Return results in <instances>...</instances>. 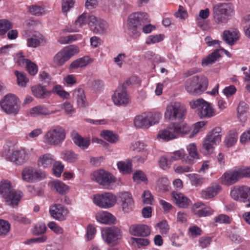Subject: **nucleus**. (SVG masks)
I'll return each instance as SVG.
<instances>
[{
  "mask_svg": "<svg viewBox=\"0 0 250 250\" xmlns=\"http://www.w3.org/2000/svg\"><path fill=\"white\" fill-rule=\"evenodd\" d=\"M169 182L167 178H160L157 181V188L162 191H167L168 190Z\"/></svg>",
  "mask_w": 250,
  "mask_h": 250,
  "instance_id": "50",
  "label": "nucleus"
},
{
  "mask_svg": "<svg viewBox=\"0 0 250 250\" xmlns=\"http://www.w3.org/2000/svg\"><path fill=\"white\" fill-rule=\"evenodd\" d=\"M238 33L236 30H225L223 32V39L227 44L232 45L238 40Z\"/></svg>",
  "mask_w": 250,
  "mask_h": 250,
  "instance_id": "26",
  "label": "nucleus"
},
{
  "mask_svg": "<svg viewBox=\"0 0 250 250\" xmlns=\"http://www.w3.org/2000/svg\"><path fill=\"white\" fill-rule=\"evenodd\" d=\"M146 145L143 142L135 141L131 143L130 146L131 150L137 152H142L145 150Z\"/></svg>",
  "mask_w": 250,
  "mask_h": 250,
  "instance_id": "56",
  "label": "nucleus"
},
{
  "mask_svg": "<svg viewBox=\"0 0 250 250\" xmlns=\"http://www.w3.org/2000/svg\"><path fill=\"white\" fill-rule=\"evenodd\" d=\"M192 109H196L198 115L201 118H209L215 115L214 109L211 104L203 99H198L190 102Z\"/></svg>",
  "mask_w": 250,
  "mask_h": 250,
  "instance_id": "8",
  "label": "nucleus"
},
{
  "mask_svg": "<svg viewBox=\"0 0 250 250\" xmlns=\"http://www.w3.org/2000/svg\"><path fill=\"white\" fill-rule=\"evenodd\" d=\"M53 165V174L57 177L60 176L63 169V166L60 162L55 161Z\"/></svg>",
  "mask_w": 250,
  "mask_h": 250,
  "instance_id": "61",
  "label": "nucleus"
},
{
  "mask_svg": "<svg viewBox=\"0 0 250 250\" xmlns=\"http://www.w3.org/2000/svg\"><path fill=\"white\" fill-rule=\"evenodd\" d=\"M103 239L108 245H115L121 238V230L115 227H106L102 230Z\"/></svg>",
  "mask_w": 250,
  "mask_h": 250,
  "instance_id": "15",
  "label": "nucleus"
},
{
  "mask_svg": "<svg viewBox=\"0 0 250 250\" xmlns=\"http://www.w3.org/2000/svg\"><path fill=\"white\" fill-rule=\"evenodd\" d=\"M46 226L43 223L37 224L34 227L33 232L35 235H40L46 231Z\"/></svg>",
  "mask_w": 250,
  "mask_h": 250,
  "instance_id": "62",
  "label": "nucleus"
},
{
  "mask_svg": "<svg viewBox=\"0 0 250 250\" xmlns=\"http://www.w3.org/2000/svg\"><path fill=\"white\" fill-rule=\"evenodd\" d=\"M49 211L53 218L60 221L65 220L69 212L67 208L61 204L51 206Z\"/></svg>",
  "mask_w": 250,
  "mask_h": 250,
  "instance_id": "19",
  "label": "nucleus"
},
{
  "mask_svg": "<svg viewBox=\"0 0 250 250\" xmlns=\"http://www.w3.org/2000/svg\"><path fill=\"white\" fill-rule=\"evenodd\" d=\"M237 139L238 133L235 131H230L226 137L225 145L227 147H230L235 144Z\"/></svg>",
  "mask_w": 250,
  "mask_h": 250,
  "instance_id": "44",
  "label": "nucleus"
},
{
  "mask_svg": "<svg viewBox=\"0 0 250 250\" xmlns=\"http://www.w3.org/2000/svg\"><path fill=\"white\" fill-rule=\"evenodd\" d=\"M135 126L138 128H148L149 122L147 119L146 114H142L136 116L134 120Z\"/></svg>",
  "mask_w": 250,
  "mask_h": 250,
  "instance_id": "37",
  "label": "nucleus"
},
{
  "mask_svg": "<svg viewBox=\"0 0 250 250\" xmlns=\"http://www.w3.org/2000/svg\"><path fill=\"white\" fill-rule=\"evenodd\" d=\"M21 61L23 63L25 64L28 73L32 76L36 75L38 72L37 65L29 60L23 59V56L21 55Z\"/></svg>",
  "mask_w": 250,
  "mask_h": 250,
  "instance_id": "43",
  "label": "nucleus"
},
{
  "mask_svg": "<svg viewBox=\"0 0 250 250\" xmlns=\"http://www.w3.org/2000/svg\"><path fill=\"white\" fill-rule=\"evenodd\" d=\"M54 161L53 156L49 153H46L39 157L38 165L40 167H48L51 166Z\"/></svg>",
  "mask_w": 250,
  "mask_h": 250,
  "instance_id": "33",
  "label": "nucleus"
},
{
  "mask_svg": "<svg viewBox=\"0 0 250 250\" xmlns=\"http://www.w3.org/2000/svg\"><path fill=\"white\" fill-rule=\"evenodd\" d=\"M42 41V36L41 34H33L27 38V45L28 47L36 48L40 45Z\"/></svg>",
  "mask_w": 250,
  "mask_h": 250,
  "instance_id": "38",
  "label": "nucleus"
},
{
  "mask_svg": "<svg viewBox=\"0 0 250 250\" xmlns=\"http://www.w3.org/2000/svg\"><path fill=\"white\" fill-rule=\"evenodd\" d=\"M137 81V77H132L118 87L112 96V100L115 104L117 105H125L129 103V97L126 92V86L135 83Z\"/></svg>",
  "mask_w": 250,
  "mask_h": 250,
  "instance_id": "5",
  "label": "nucleus"
},
{
  "mask_svg": "<svg viewBox=\"0 0 250 250\" xmlns=\"http://www.w3.org/2000/svg\"><path fill=\"white\" fill-rule=\"evenodd\" d=\"M170 241L172 245L175 247H181L184 240V234L181 231L178 233H173L170 237Z\"/></svg>",
  "mask_w": 250,
  "mask_h": 250,
  "instance_id": "41",
  "label": "nucleus"
},
{
  "mask_svg": "<svg viewBox=\"0 0 250 250\" xmlns=\"http://www.w3.org/2000/svg\"><path fill=\"white\" fill-rule=\"evenodd\" d=\"M92 179L101 186L103 188L107 189L112 188L116 182L115 177L112 174L103 169L93 172L92 174Z\"/></svg>",
  "mask_w": 250,
  "mask_h": 250,
  "instance_id": "9",
  "label": "nucleus"
},
{
  "mask_svg": "<svg viewBox=\"0 0 250 250\" xmlns=\"http://www.w3.org/2000/svg\"><path fill=\"white\" fill-rule=\"evenodd\" d=\"M221 189V187L218 185H212L201 191L200 194L202 198L209 199L215 196Z\"/></svg>",
  "mask_w": 250,
  "mask_h": 250,
  "instance_id": "25",
  "label": "nucleus"
},
{
  "mask_svg": "<svg viewBox=\"0 0 250 250\" xmlns=\"http://www.w3.org/2000/svg\"><path fill=\"white\" fill-rule=\"evenodd\" d=\"M249 113V105L244 102L239 103L237 108V117L241 122H245Z\"/></svg>",
  "mask_w": 250,
  "mask_h": 250,
  "instance_id": "32",
  "label": "nucleus"
},
{
  "mask_svg": "<svg viewBox=\"0 0 250 250\" xmlns=\"http://www.w3.org/2000/svg\"><path fill=\"white\" fill-rule=\"evenodd\" d=\"M187 150L189 156L193 159H198V153L196 146L194 144H191L187 146Z\"/></svg>",
  "mask_w": 250,
  "mask_h": 250,
  "instance_id": "63",
  "label": "nucleus"
},
{
  "mask_svg": "<svg viewBox=\"0 0 250 250\" xmlns=\"http://www.w3.org/2000/svg\"><path fill=\"white\" fill-rule=\"evenodd\" d=\"M13 190L9 181L4 180L0 183V194L4 199H8L9 192Z\"/></svg>",
  "mask_w": 250,
  "mask_h": 250,
  "instance_id": "36",
  "label": "nucleus"
},
{
  "mask_svg": "<svg viewBox=\"0 0 250 250\" xmlns=\"http://www.w3.org/2000/svg\"><path fill=\"white\" fill-rule=\"evenodd\" d=\"M28 11L32 15L41 16L44 13L45 11L43 7L37 5H32L28 7Z\"/></svg>",
  "mask_w": 250,
  "mask_h": 250,
  "instance_id": "57",
  "label": "nucleus"
},
{
  "mask_svg": "<svg viewBox=\"0 0 250 250\" xmlns=\"http://www.w3.org/2000/svg\"><path fill=\"white\" fill-rule=\"evenodd\" d=\"M10 218L16 221L24 224H30L31 221L26 216L20 213H13L10 215Z\"/></svg>",
  "mask_w": 250,
  "mask_h": 250,
  "instance_id": "49",
  "label": "nucleus"
},
{
  "mask_svg": "<svg viewBox=\"0 0 250 250\" xmlns=\"http://www.w3.org/2000/svg\"><path fill=\"white\" fill-rule=\"evenodd\" d=\"M69 59L62 49L54 56L52 59V63L55 66L60 67L63 65Z\"/></svg>",
  "mask_w": 250,
  "mask_h": 250,
  "instance_id": "31",
  "label": "nucleus"
},
{
  "mask_svg": "<svg viewBox=\"0 0 250 250\" xmlns=\"http://www.w3.org/2000/svg\"><path fill=\"white\" fill-rule=\"evenodd\" d=\"M193 213L199 217H206L213 213V210L201 202L194 204L192 208Z\"/></svg>",
  "mask_w": 250,
  "mask_h": 250,
  "instance_id": "22",
  "label": "nucleus"
},
{
  "mask_svg": "<svg viewBox=\"0 0 250 250\" xmlns=\"http://www.w3.org/2000/svg\"><path fill=\"white\" fill-rule=\"evenodd\" d=\"M68 59L69 60L72 56L79 52V48L75 45H70L62 49Z\"/></svg>",
  "mask_w": 250,
  "mask_h": 250,
  "instance_id": "55",
  "label": "nucleus"
},
{
  "mask_svg": "<svg viewBox=\"0 0 250 250\" xmlns=\"http://www.w3.org/2000/svg\"><path fill=\"white\" fill-rule=\"evenodd\" d=\"M22 192L20 190L14 189L9 192L8 199H4L8 205L14 207L17 206L21 197Z\"/></svg>",
  "mask_w": 250,
  "mask_h": 250,
  "instance_id": "27",
  "label": "nucleus"
},
{
  "mask_svg": "<svg viewBox=\"0 0 250 250\" xmlns=\"http://www.w3.org/2000/svg\"><path fill=\"white\" fill-rule=\"evenodd\" d=\"M172 196L175 203L182 208H187L191 204V201L182 193L172 192Z\"/></svg>",
  "mask_w": 250,
  "mask_h": 250,
  "instance_id": "24",
  "label": "nucleus"
},
{
  "mask_svg": "<svg viewBox=\"0 0 250 250\" xmlns=\"http://www.w3.org/2000/svg\"><path fill=\"white\" fill-rule=\"evenodd\" d=\"M73 96L77 100L78 105L81 107L88 105L84 90L81 88L76 89L73 92Z\"/></svg>",
  "mask_w": 250,
  "mask_h": 250,
  "instance_id": "29",
  "label": "nucleus"
},
{
  "mask_svg": "<svg viewBox=\"0 0 250 250\" xmlns=\"http://www.w3.org/2000/svg\"><path fill=\"white\" fill-rule=\"evenodd\" d=\"M21 176L23 181L32 183L42 179L46 175L42 170H36L32 167H27L23 169Z\"/></svg>",
  "mask_w": 250,
  "mask_h": 250,
  "instance_id": "16",
  "label": "nucleus"
},
{
  "mask_svg": "<svg viewBox=\"0 0 250 250\" xmlns=\"http://www.w3.org/2000/svg\"><path fill=\"white\" fill-rule=\"evenodd\" d=\"M156 226L159 228L160 232L163 235L167 234L169 230V226L166 220H163L156 224Z\"/></svg>",
  "mask_w": 250,
  "mask_h": 250,
  "instance_id": "59",
  "label": "nucleus"
},
{
  "mask_svg": "<svg viewBox=\"0 0 250 250\" xmlns=\"http://www.w3.org/2000/svg\"><path fill=\"white\" fill-rule=\"evenodd\" d=\"M72 140L76 146L83 149H86L90 144L89 138L83 137L77 133L73 135Z\"/></svg>",
  "mask_w": 250,
  "mask_h": 250,
  "instance_id": "28",
  "label": "nucleus"
},
{
  "mask_svg": "<svg viewBox=\"0 0 250 250\" xmlns=\"http://www.w3.org/2000/svg\"><path fill=\"white\" fill-rule=\"evenodd\" d=\"M164 37V35L162 34L150 35L147 38L146 43L147 44H150L159 42L163 40Z\"/></svg>",
  "mask_w": 250,
  "mask_h": 250,
  "instance_id": "60",
  "label": "nucleus"
},
{
  "mask_svg": "<svg viewBox=\"0 0 250 250\" xmlns=\"http://www.w3.org/2000/svg\"><path fill=\"white\" fill-rule=\"evenodd\" d=\"M101 135L104 139L112 144H115L119 140V136L110 130H103L101 132Z\"/></svg>",
  "mask_w": 250,
  "mask_h": 250,
  "instance_id": "40",
  "label": "nucleus"
},
{
  "mask_svg": "<svg viewBox=\"0 0 250 250\" xmlns=\"http://www.w3.org/2000/svg\"><path fill=\"white\" fill-rule=\"evenodd\" d=\"M88 63V57L79 58L73 61L69 66V69H77L86 66Z\"/></svg>",
  "mask_w": 250,
  "mask_h": 250,
  "instance_id": "45",
  "label": "nucleus"
},
{
  "mask_svg": "<svg viewBox=\"0 0 250 250\" xmlns=\"http://www.w3.org/2000/svg\"><path fill=\"white\" fill-rule=\"evenodd\" d=\"M147 119L149 122V126L158 123L162 118V115L160 113L150 112L146 114Z\"/></svg>",
  "mask_w": 250,
  "mask_h": 250,
  "instance_id": "53",
  "label": "nucleus"
},
{
  "mask_svg": "<svg viewBox=\"0 0 250 250\" xmlns=\"http://www.w3.org/2000/svg\"><path fill=\"white\" fill-rule=\"evenodd\" d=\"M190 130V127L186 123H173L166 129L160 131L157 137L165 141H169L187 134Z\"/></svg>",
  "mask_w": 250,
  "mask_h": 250,
  "instance_id": "1",
  "label": "nucleus"
},
{
  "mask_svg": "<svg viewBox=\"0 0 250 250\" xmlns=\"http://www.w3.org/2000/svg\"><path fill=\"white\" fill-rule=\"evenodd\" d=\"M54 188L58 192L62 194H65L68 191V187L60 181H55L53 182Z\"/></svg>",
  "mask_w": 250,
  "mask_h": 250,
  "instance_id": "52",
  "label": "nucleus"
},
{
  "mask_svg": "<svg viewBox=\"0 0 250 250\" xmlns=\"http://www.w3.org/2000/svg\"><path fill=\"white\" fill-rule=\"evenodd\" d=\"M88 24L91 30L96 34H102L107 31L108 25L107 22L99 19L94 15H90L88 18Z\"/></svg>",
  "mask_w": 250,
  "mask_h": 250,
  "instance_id": "18",
  "label": "nucleus"
},
{
  "mask_svg": "<svg viewBox=\"0 0 250 250\" xmlns=\"http://www.w3.org/2000/svg\"><path fill=\"white\" fill-rule=\"evenodd\" d=\"M10 230V224L6 220L0 219V236H5Z\"/></svg>",
  "mask_w": 250,
  "mask_h": 250,
  "instance_id": "51",
  "label": "nucleus"
},
{
  "mask_svg": "<svg viewBox=\"0 0 250 250\" xmlns=\"http://www.w3.org/2000/svg\"><path fill=\"white\" fill-rule=\"evenodd\" d=\"M233 13V7L230 3H218L213 6L212 16L214 22L217 24H226Z\"/></svg>",
  "mask_w": 250,
  "mask_h": 250,
  "instance_id": "2",
  "label": "nucleus"
},
{
  "mask_svg": "<svg viewBox=\"0 0 250 250\" xmlns=\"http://www.w3.org/2000/svg\"><path fill=\"white\" fill-rule=\"evenodd\" d=\"M117 165L120 171L124 174L131 172L132 164L129 161H120L118 162Z\"/></svg>",
  "mask_w": 250,
  "mask_h": 250,
  "instance_id": "46",
  "label": "nucleus"
},
{
  "mask_svg": "<svg viewBox=\"0 0 250 250\" xmlns=\"http://www.w3.org/2000/svg\"><path fill=\"white\" fill-rule=\"evenodd\" d=\"M0 106L7 114H16L20 109L19 99L12 94L5 95L0 102Z\"/></svg>",
  "mask_w": 250,
  "mask_h": 250,
  "instance_id": "10",
  "label": "nucleus"
},
{
  "mask_svg": "<svg viewBox=\"0 0 250 250\" xmlns=\"http://www.w3.org/2000/svg\"><path fill=\"white\" fill-rule=\"evenodd\" d=\"M61 157L64 161L68 163H73L77 161L79 155L71 150L65 149L62 151Z\"/></svg>",
  "mask_w": 250,
  "mask_h": 250,
  "instance_id": "35",
  "label": "nucleus"
},
{
  "mask_svg": "<svg viewBox=\"0 0 250 250\" xmlns=\"http://www.w3.org/2000/svg\"><path fill=\"white\" fill-rule=\"evenodd\" d=\"M30 115L33 117L49 115V110L44 106L37 105L30 110Z\"/></svg>",
  "mask_w": 250,
  "mask_h": 250,
  "instance_id": "39",
  "label": "nucleus"
},
{
  "mask_svg": "<svg viewBox=\"0 0 250 250\" xmlns=\"http://www.w3.org/2000/svg\"><path fill=\"white\" fill-rule=\"evenodd\" d=\"M247 167H242L225 173L222 176V182L226 185H231L243 178H247Z\"/></svg>",
  "mask_w": 250,
  "mask_h": 250,
  "instance_id": "13",
  "label": "nucleus"
},
{
  "mask_svg": "<svg viewBox=\"0 0 250 250\" xmlns=\"http://www.w3.org/2000/svg\"><path fill=\"white\" fill-rule=\"evenodd\" d=\"M118 201L122 211L124 213H129L134 208V201L131 194L127 191L121 192L119 193Z\"/></svg>",
  "mask_w": 250,
  "mask_h": 250,
  "instance_id": "17",
  "label": "nucleus"
},
{
  "mask_svg": "<svg viewBox=\"0 0 250 250\" xmlns=\"http://www.w3.org/2000/svg\"><path fill=\"white\" fill-rule=\"evenodd\" d=\"M51 91L52 93H56L59 96L63 99H68L70 96L69 93L65 91L60 85L54 86Z\"/></svg>",
  "mask_w": 250,
  "mask_h": 250,
  "instance_id": "54",
  "label": "nucleus"
},
{
  "mask_svg": "<svg viewBox=\"0 0 250 250\" xmlns=\"http://www.w3.org/2000/svg\"><path fill=\"white\" fill-rule=\"evenodd\" d=\"M31 91L33 95L37 98L43 99L49 97L52 92L46 89V88L40 84L33 86L31 87Z\"/></svg>",
  "mask_w": 250,
  "mask_h": 250,
  "instance_id": "23",
  "label": "nucleus"
},
{
  "mask_svg": "<svg viewBox=\"0 0 250 250\" xmlns=\"http://www.w3.org/2000/svg\"><path fill=\"white\" fill-rule=\"evenodd\" d=\"M149 22V16L145 12H135L131 15L128 19V29L133 36L138 37L140 30L145 23Z\"/></svg>",
  "mask_w": 250,
  "mask_h": 250,
  "instance_id": "3",
  "label": "nucleus"
},
{
  "mask_svg": "<svg viewBox=\"0 0 250 250\" xmlns=\"http://www.w3.org/2000/svg\"><path fill=\"white\" fill-rule=\"evenodd\" d=\"M96 217L98 222L103 224H112L115 220L113 215L107 211H99Z\"/></svg>",
  "mask_w": 250,
  "mask_h": 250,
  "instance_id": "30",
  "label": "nucleus"
},
{
  "mask_svg": "<svg viewBox=\"0 0 250 250\" xmlns=\"http://www.w3.org/2000/svg\"><path fill=\"white\" fill-rule=\"evenodd\" d=\"M214 221L220 224H229L230 222V219L229 216L225 214H220L214 218Z\"/></svg>",
  "mask_w": 250,
  "mask_h": 250,
  "instance_id": "64",
  "label": "nucleus"
},
{
  "mask_svg": "<svg viewBox=\"0 0 250 250\" xmlns=\"http://www.w3.org/2000/svg\"><path fill=\"white\" fill-rule=\"evenodd\" d=\"M93 202L97 206L104 208H108L114 206L117 198L116 196L110 192L103 194H97L93 197Z\"/></svg>",
  "mask_w": 250,
  "mask_h": 250,
  "instance_id": "14",
  "label": "nucleus"
},
{
  "mask_svg": "<svg viewBox=\"0 0 250 250\" xmlns=\"http://www.w3.org/2000/svg\"><path fill=\"white\" fill-rule=\"evenodd\" d=\"M208 84V79L205 77L195 76L187 80L185 89L189 94L199 95L206 90Z\"/></svg>",
  "mask_w": 250,
  "mask_h": 250,
  "instance_id": "4",
  "label": "nucleus"
},
{
  "mask_svg": "<svg viewBox=\"0 0 250 250\" xmlns=\"http://www.w3.org/2000/svg\"><path fill=\"white\" fill-rule=\"evenodd\" d=\"M223 134L220 127H217L214 128L210 134L207 136L204 141L202 150H206L205 153L208 154L212 153L214 148V146L221 142V137Z\"/></svg>",
  "mask_w": 250,
  "mask_h": 250,
  "instance_id": "11",
  "label": "nucleus"
},
{
  "mask_svg": "<svg viewBox=\"0 0 250 250\" xmlns=\"http://www.w3.org/2000/svg\"><path fill=\"white\" fill-rule=\"evenodd\" d=\"M232 198L245 204V207L250 208V187L247 186L235 187L230 191Z\"/></svg>",
  "mask_w": 250,
  "mask_h": 250,
  "instance_id": "12",
  "label": "nucleus"
},
{
  "mask_svg": "<svg viewBox=\"0 0 250 250\" xmlns=\"http://www.w3.org/2000/svg\"><path fill=\"white\" fill-rule=\"evenodd\" d=\"M14 73L17 77L18 84L20 86L25 87L29 81L26 75L24 73L18 71H15Z\"/></svg>",
  "mask_w": 250,
  "mask_h": 250,
  "instance_id": "48",
  "label": "nucleus"
},
{
  "mask_svg": "<svg viewBox=\"0 0 250 250\" xmlns=\"http://www.w3.org/2000/svg\"><path fill=\"white\" fill-rule=\"evenodd\" d=\"M189 176H190V182L192 185L199 186L204 182V178L198 174H189Z\"/></svg>",
  "mask_w": 250,
  "mask_h": 250,
  "instance_id": "58",
  "label": "nucleus"
},
{
  "mask_svg": "<svg viewBox=\"0 0 250 250\" xmlns=\"http://www.w3.org/2000/svg\"><path fill=\"white\" fill-rule=\"evenodd\" d=\"M129 231L131 235L134 236L146 237L150 234V229L146 225L135 224L130 226Z\"/></svg>",
  "mask_w": 250,
  "mask_h": 250,
  "instance_id": "21",
  "label": "nucleus"
},
{
  "mask_svg": "<svg viewBox=\"0 0 250 250\" xmlns=\"http://www.w3.org/2000/svg\"><path fill=\"white\" fill-rule=\"evenodd\" d=\"M12 27V24L7 20H0V36L5 35Z\"/></svg>",
  "mask_w": 250,
  "mask_h": 250,
  "instance_id": "47",
  "label": "nucleus"
},
{
  "mask_svg": "<svg viewBox=\"0 0 250 250\" xmlns=\"http://www.w3.org/2000/svg\"><path fill=\"white\" fill-rule=\"evenodd\" d=\"M180 159L182 160L183 161H185L187 164H190L193 163V161L191 159L188 158V157L185 154L183 149L175 151L171 156L170 161L173 162V161Z\"/></svg>",
  "mask_w": 250,
  "mask_h": 250,
  "instance_id": "34",
  "label": "nucleus"
},
{
  "mask_svg": "<svg viewBox=\"0 0 250 250\" xmlns=\"http://www.w3.org/2000/svg\"><path fill=\"white\" fill-rule=\"evenodd\" d=\"M219 52V50L216 49L208 57L203 59L202 62V66H208L214 63L220 56Z\"/></svg>",
  "mask_w": 250,
  "mask_h": 250,
  "instance_id": "42",
  "label": "nucleus"
},
{
  "mask_svg": "<svg viewBox=\"0 0 250 250\" xmlns=\"http://www.w3.org/2000/svg\"><path fill=\"white\" fill-rule=\"evenodd\" d=\"M29 153L24 149L15 150L9 156L10 161L18 165L25 163L29 159Z\"/></svg>",
  "mask_w": 250,
  "mask_h": 250,
  "instance_id": "20",
  "label": "nucleus"
},
{
  "mask_svg": "<svg viewBox=\"0 0 250 250\" xmlns=\"http://www.w3.org/2000/svg\"><path fill=\"white\" fill-rule=\"evenodd\" d=\"M66 132L64 129L59 125L50 128L43 136V142L49 146H57L65 140Z\"/></svg>",
  "mask_w": 250,
  "mask_h": 250,
  "instance_id": "6",
  "label": "nucleus"
},
{
  "mask_svg": "<svg viewBox=\"0 0 250 250\" xmlns=\"http://www.w3.org/2000/svg\"><path fill=\"white\" fill-rule=\"evenodd\" d=\"M186 113V108L183 104L174 102L167 106L165 116L170 121L181 122L185 119Z\"/></svg>",
  "mask_w": 250,
  "mask_h": 250,
  "instance_id": "7",
  "label": "nucleus"
}]
</instances>
